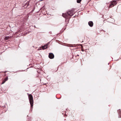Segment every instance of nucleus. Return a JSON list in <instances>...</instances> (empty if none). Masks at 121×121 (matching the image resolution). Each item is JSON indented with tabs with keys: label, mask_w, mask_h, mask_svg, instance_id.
Instances as JSON below:
<instances>
[{
	"label": "nucleus",
	"mask_w": 121,
	"mask_h": 121,
	"mask_svg": "<svg viewBox=\"0 0 121 121\" xmlns=\"http://www.w3.org/2000/svg\"><path fill=\"white\" fill-rule=\"evenodd\" d=\"M74 10L73 9L68 12L67 13L63 14V17L66 18H70L74 14Z\"/></svg>",
	"instance_id": "obj_1"
},
{
	"label": "nucleus",
	"mask_w": 121,
	"mask_h": 121,
	"mask_svg": "<svg viewBox=\"0 0 121 121\" xmlns=\"http://www.w3.org/2000/svg\"><path fill=\"white\" fill-rule=\"evenodd\" d=\"M28 95V98L29 99L30 103L31 105V106L32 107L33 106V100L32 95L31 94H27Z\"/></svg>",
	"instance_id": "obj_2"
},
{
	"label": "nucleus",
	"mask_w": 121,
	"mask_h": 121,
	"mask_svg": "<svg viewBox=\"0 0 121 121\" xmlns=\"http://www.w3.org/2000/svg\"><path fill=\"white\" fill-rule=\"evenodd\" d=\"M111 4H110L109 6V8H111L113 7L115 5L117 4L116 1H111L110 2Z\"/></svg>",
	"instance_id": "obj_3"
},
{
	"label": "nucleus",
	"mask_w": 121,
	"mask_h": 121,
	"mask_svg": "<svg viewBox=\"0 0 121 121\" xmlns=\"http://www.w3.org/2000/svg\"><path fill=\"white\" fill-rule=\"evenodd\" d=\"M49 57L50 59H53L54 57V55L52 53H49Z\"/></svg>",
	"instance_id": "obj_4"
},
{
	"label": "nucleus",
	"mask_w": 121,
	"mask_h": 121,
	"mask_svg": "<svg viewBox=\"0 0 121 121\" xmlns=\"http://www.w3.org/2000/svg\"><path fill=\"white\" fill-rule=\"evenodd\" d=\"M47 46L48 45H46L42 46V47L40 48L39 50H41L42 49L43 50L46 49L47 48Z\"/></svg>",
	"instance_id": "obj_5"
},
{
	"label": "nucleus",
	"mask_w": 121,
	"mask_h": 121,
	"mask_svg": "<svg viewBox=\"0 0 121 121\" xmlns=\"http://www.w3.org/2000/svg\"><path fill=\"white\" fill-rule=\"evenodd\" d=\"M89 25L91 27H92L93 25V23L92 22L90 21L88 23Z\"/></svg>",
	"instance_id": "obj_6"
},
{
	"label": "nucleus",
	"mask_w": 121,
	"mask_h": 121,
	"mask_svg": "<svg viewBox=\"0 0 121 121\" xmlns=\"http://www.w3.org/2000/svg\"><path fill=\"white\" fill-rule=\"evenodd\" d=\"M11 37L9 36H6L4 38V39L6 40H8Z\"/></svg>",
	"instance_id": "obj_7"
},
{
	"label": "nucleus",
	"mask_w": 121,
	"mask_h": 121,
	"mask_svg": "<svg viewBox=\"0 0 121 121\" xmlns=\"http://www.w3.org/2000/svg\"><path fill=\"white\" fill-rule=\"evenodd\" d=\"M82 0H77V2L78 3H80L81 1Z\"/></svg>",
	"instance_id": "obj_8"
},
{
	"label": "nucleus",
	"mask_w": 121,
	"mask_h": 121,
	"mask_svg": "<svg viewBox=\"0 0 121 121\" xmlns=\"http://www.w3.org/2000/svg\"><path fill=\"white\" fill-rule=\"evenodd\" d=\"M6 81L5 80H3V81L2 84H3Z\"/></svg>",
	"instance_id": "obj_9"
},
{
	"label": "nucleus",
	"mask_w": 121,
	"mask_h": 121,
	"mask_svg": "<svg viewBox=\"0 0 121 121\" xmlns=\"http://www.w3.org/2000/svg\"><path fill=\"white\" fill-rule=\"evenodd\" d=\"M4 80H5L6 81H7L8 80V77L6 78Z\"/></svg>",
	"instance_id": "obj_10"
},
{
	"label": "nucleus",
	"mask_w": 121,
	"mask_h": 121,
	"mask_svg": "<svg viewBox=\"0 0 121 121\" xmlns=\"http://www.w3.org/2000/svg\"><path fill=\"white\" fill-rule=\"evenodd\" d=\"M77 56H79V55H77Z\"/></svg>",
	"instance_id": "obj_11"
}]
</instances>
